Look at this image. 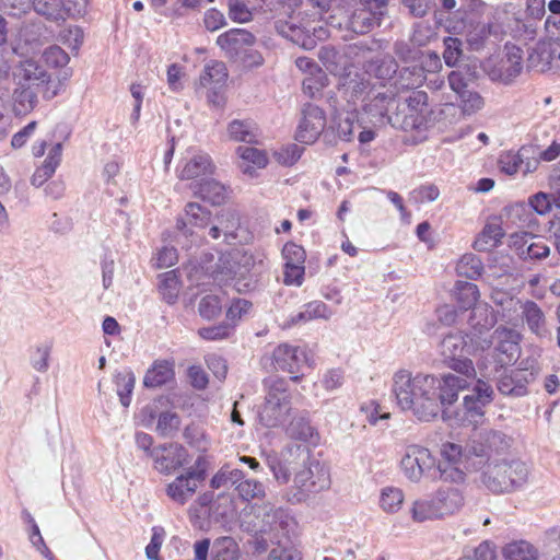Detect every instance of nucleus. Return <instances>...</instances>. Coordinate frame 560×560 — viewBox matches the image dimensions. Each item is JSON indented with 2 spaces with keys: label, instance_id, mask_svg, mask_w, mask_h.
I'll return each mask as SVG.
<instances>
[{
  "label": "nucleus",
  "instance_id": "ddd939ff",
  "mask_svg": "<svg viewBox=\"0 0 560 560\" xmlns=\"http://www.w3.org/2000/svg\"><path fill=\"white\" fill-rule=\"evenodd\" d=\"M254 43V35L242 28H232L217 38L218 46L231 59L242 58Z\"/></svg>",
  "mask_w": 560,
  "mask_h": 560
},
{
  "label": "nucleus",
  "instance_id": "8fccbe9b",
  "mask_svg": "<svg viewBox=\"0 0 560 560\" xmlns=\"http://www.w3.org/2000/svg\"><path fill=\"white\" fill-rule=\"evenodd\" d=\"M425 80L423 69L419 66L404 67L399 71V77L396 82L402 89H415L422 84Z\"/></svg>",
  "mask_w": 560,
  "mask_h": 560
},
{
  "label": "nucleus",
  "instance_id": "412c9836",
  "mask_svg": "<svg viewBox=\"0 0 560 560\" xmlns=\"http://www.w3.org/2000/svg\"><path fill=\"white\" fill-rule=\"evenodd\" d=\"M15 75L19 79V84L30 86L48 85L51 82L49 73L32 58L20 62Z\"/></svg>",
  "mask_w": 560,
  "mask_h": 560
},
{
  "label": "nucleus",
  "instance_id": "5701e85b",
  "mask_svg": "<svg viewBox=\"0 0 560 560\" xmlns=\"http://www.w3.org/2000/svg\"><path fill=\"white\" fill-rule=\"evenodd\" d=\"M435 499L442 517L458 512L465 503V497L458 488H441L436 491Z\"/></svg>",
  "mask_w": 560,
  "mask_h": 560
},
{
  "label": "nucleus",
  "instance_id": "09e8293b",
  "mask_svg": "<svg viewBox=\"0 0 560 560\" xmlns=\"http://www.w3.org/2000/svg\"><path fill=\"white\" fill-rule=\"evenodd\" d=\"M495 318L493 312L488 305L475 306L471 311L469 323L471 327L480 334L494 325Z\"/></svg>",
  "mask_w": 560,
  "mask_h": 560
},
{
  "label": "nucleus",
  "instance_id": "aec40b11",
  "mask_svg": "<svg viewBox=\"0 0 560 560\" xmlns=\"http://www.w3.org/2000/svg\"><path fill=\"white\" fill-rule=\"evenodd\" d=\"M272 360L276 369L294 375L293 380H298V374L304 375L311 369L307 352H273Z\"/></svg>",
  "mask_w": 560,
  "mask_h": 560
},
{
  "label": "nucleus",
  "instance_id": "6e6552de",
  "mask_svg": "<svg viewBox=\"0 0 560 560\" xmlns=\"http://www.w3.org/2000/svg\"><path fill=\"white\" fill-rule=\"evenodd\" d=\"M436 459L427 447L411 444L405 448L400 459L402 475L410 481L419 483L422 478L436 479Z\"/></svg>",
  "mask_w": 560,
  "mask_h": 560
},
{
  "label": "nucleus",
  "instance_id": "dca6fc26",
  "mask_svg": "<svg viewBox=\"0 0 560 560\" xmlns=\"http://www.w3.org/2000/svg\"><path fill=\"white\" fill-rule=\"evenodd\" d=\"M536 372L532 368H523L522 363L510 374L502 376L498 382V390L505 396L522 397L527 394V385L535 378Z\"/></svg>",
  "mask_w": 560,
  "mask_h": 560
},
{
  "label": "nucleus",
  "instance_id": "a18cd8bd",
  "mask_svg": "<svg viewBox=\"0 0 560 560\" xmlns=\"http://www.w3.org/2000/svg\"><path fill=\"white\" fill-rule=\"evenodd\" d=\"M13 95L15 110L19 114H25L33 110L37 103V93L30 85L20 84V88L14 91Z\"/></svg>",
  "mask_w": 560,
  "mask_h": 560
},
{
  "label": "nucleus",
  "instance_id": "b1692460",
  "mask_svg": "<svg viewBox=\"0 0 560 560\" xmlns=\"http://www.w3.org/2000/svg\"><path fill=\"white\" fill-rule=\"evenodd\" d=\"M194 192L213 206L223 203L228 197L226 187L215 179H206L194 186Z\"/></svg>",
  "mask_w": 560,
  "mask_h": 560
},
{
  "label": "nucleus",
  "instance_id": "69168bd1",
  "mask_svg": "<svg viewBox=\"0 0 560 560\" xmlns=\"http://www.w3.org/2000/svg\"><path fill=\"white\" fill-rule=\"evenodd\" d=\"M447 365L450 369L468 377H474L476 375V370L472 364V361L465 357L463 352L452 355L447 360Z\"/></svg>",
  "mask_w": 560,
  "mask_h": 560
},
{
  "label": "nucleus",
  "instance_id": "6e6d98bb",
  "mask_svg": "<svg viewBox=\"0 0 560 560\" xmlns=\"http://www.w3.org/2000/svg\"><path fill=\"white\" fill-rule=\"evenodd\" d=\"M187 443L200 453H206L211 445L209 436L198 427L189 425L184 431Z\"/></svg>",
  "mask_w": 560,
  "mask_h": 560
},
{
  "label": "nucleus",
  "instance_id": "13d9d810",
  "mask_svg": "<svg viewBox=\"0 0 560 560\" xmlns=\"http://www.w3.org/2000/svg\"><path fill=\"white\" fill-rule=\"evenodd\" d=\"M287 434L294 440L308 442L314 436V430L303 418L293 419L287 428Z\"/></svg>",
  "mask_w": 560,
  "mask_h": 560
},
{
  "label": "nucleus",
  "instance_id": "423d86ee",
  "mask_svg": "<svg viewBox=\"0 0 560 560\" xmlns=\"http://www.w3.org/2000/svg\"><path fill=\"white\" fill-rule=\"evenodd\" d=\"M266 401L259 411V420L267 428L282 423L291 409L290 393L282 378L270 377L267 383Z\"/></svg>",
  "mask_w": 560,
  "mask_h": 560
},
{
  "label": "nucleus",
  "instance_id": "338daca9",
  "mask_svg": "<svg viewBox=\"0 0 560 560\" xmlns=\"http://www.w3.org/2000/svg\"><path fill=\"white\" fill-rule=\"evenodd\" d=\"M440 196L439 188L433 185H423L410 192L409 200L415 203L432 202L435 201Z\"/></svg>",
  "mask_w": 560,
  "mask_h": 560
},
{
  "label": "nucleus",
  "instance_id": "cd10ccee",
  "mask_svg": "<svg viewBox=\"0 0 560 560\" xmlns=\"http://www.w3.org/2000/svg\"><path fill=\"white\" fill-rule=\"evenodd\" d=\"M228 136L232 141L256 143L259 135L252 120L234 119L228 125Z\"/></svg>",
  "mask_w": 560,
  "mask_h": 560
},
{
  "label": "nucleus",
  "instance_id": "6ab92c4d",
  "mask_svg": "<svg viewBox=\"0 0 560 560\" xmlns=\"http://www.w3.org/2000/svg\"><path fill=\"white\" fill-rule=\"evenodd\" d=\"M466 387V380L453 374H446L442 377V380H439L438 404L440 408L444 407V419L452 418L447 407L457 400L458 393Z\"/></svg>",
  "mask_w": 560,
  "mask_h": 560
},
{
  "label": "nucleus",
  "instance_id": "2eb2a0df",
  "mask_svg": "<svg viewBox=\"0 0 560 560\" xmlns=\"http://www.w3.org/2000/svg\"><path fill=\"white\" fill-rule=\"evenodd\" d=\"M504 560H538V550L526 540L512 541L503 547ZM548 560H560V538L549 545Z\"/></svg>",
  "mask_w": 560,
  "mask_h": 560
},
{
  "label": "nucleus",
  "instance_id": "0e129e2a",
  "mask_svg": "<svg viewBox=\"0 0 560 560\" xmlns=\"http://www.w3.org/2000/svg\"><path fill=\"white\" fill-rule=\"evenodd\" d=\"M360 411L365 416V420L372 425H376L380 420H387L390 417V413L383 411L382 407L374 400L362 404Z\"/></svg>",
  "mask_w": 560,
  "mask_h": 560
},
{
  "label": "nucleus",
  "instance_id": "a19ab883",
  "mask_svg": "<svg viewBox=\"0 0 560 560\" xmlns=\"http://www.w3.org/2000/svg\"><path fill=\"white\" fill-rule=\"evenodd\" d=\"M444 350H464L465 348H474L475 350H485V347L472 337L464 335L463 331H454L446 335L441 341Z\"/></svg>",
  "mask_w": 560,
  "mask_h": 560
},
{
  "label": "nucleus",
  "instance_id": "49530a36",
  "mask_svg": "<svg viewBox=\"0 0 560 560\" xmlns=\"http://www.w3.org/2000/svg\"><path fill=\"white\" fill-rule=\"evenodd\" d=\"M483 271L481 259L474 254H465L456 265V272L460 277L477 279Z\"/></svg>",
  "mask_w": 560,
  "mask_h": 560
},
{
  "label": "nucleus",
  "instance_id": "052dcab7",
  "mask_svg": "<svg viewBox=\"0 0 560 560\" xmlns=\"http://www.w3.org/2000/svg\"><path fill=\"white\" fill-rule=\"evenodd\" d=\"M463 43L457 37H446L444 39V52L443 58L448 67H455L463 55L462 49Z\"/></svg>",
  "mask_w": 560,
  "mask_h": 560
},
{
  "label": "nucleus",
  "instance_id": "f257e3e1",
  "mask_svg": "<svg viewBox=\"0 0 560 560\" xmlns=\"http://www.w3.org/2000/svg\"><path fill=\"white\" fill-rule=\"evenodd\" d=\"M510 446V438L491 431L483 436V444L474 443L470 448L482 464L481 482L494 493L511 492L527 480L526 465L509 452Z\"/></svg>",
  "mask_w": 560,
  "mask_h": 560
},
{
  "label": "nucleus",
  "instance_id": "4468645a",
  "mask_svg": "<svg viewBox=\"0 0 560 560\" xmlns=\"http://www.w3.org/2000/svg\"><path fill=\"white\" fill-rule=\"evenodd\" d=\"M326 126L324 112L316 105L307 104L299 125L296 139L303 143H313Z\"/></svg>",
  "mask_w": 560,
  "mask_h": 560
},
{
  "label": "nucleus",
  "instance_id": "bb28decb",
  "mask_svg": "<svg viewBox=\"0 0 560 560\" xmlns=\"http://www.w3.org/2000/svg\"><path fill=\"white\" fill-rule=\"evenodd\" d=\"M237 154L241 171L249 176L254 175L256 168H262L268 163L266 153L253 147H238Z\"/></svg>",
  "mask_w": 560,
  "mask_h": 560
},
{
  "label": "nucleus",
  "instance_id": "2f4dec72",
  "mask_svg": "<svg viewBox=\"0 0 560 560\" xmlns=\"http://www.w3.org/2000/svg\"><path fill=\"white\" fill-rule=\"evenodd\" d=\"M522 316L529 329L536 335L546 332V318L541 308L534 301H525Z\"/></svg>",
  "mask_w": 560,
  "mask_h": 560
},
{
  "label": "nucleus",
  "instance_id": "f3484780",
  "mask_svg": "<svg viewBox=\"0 0 560 560\" xmlns=\"http://www.w3.org/2000/svg\"><path fill=\"white\" fill-rule=\"evenodd\" d=\"M211 223V212L197 202H188L184 210V217L177 219L176 228L186 238L194 237V232L188 229L192 225L205 229Z\"/></svg>",
  "mask_w": 560,
  "mask_h": 560
},
{
  "label": "nucleus",
  "instance_id": "f03ea898",
  "mask_svg": "<svg viewBox=\"0 0 560 560\" xmlns=\"http://www.w3.org/2000/svg\"><path fill=\"white\" fill-rule=\"evenodd\" d=\"M439 378L429 374L412 375L399 370L393 376L392 393L402 410H411L421 421H431L440 413Z\"/></svg>",
  "mask_w": 560,
  "mask_h": 560
},
{
  "label": "nucleus",
  "instance_id": "864d4df0",
  "mask_svg": "<svg viewBox=\"0 0 560 560\" xmlns=\"http://www.w3.org/2000/svg\"><path fill=\"white\" fill-rule=\"evenodd\" d=\"M198 312L205 319H213L222 312V299L217 294L205 295L198 305Z\"/></svg>",
  "mask_w": 560,
  "mask_h": 560
},
{
  "label": "nucleus",
  "instance_id": "20e7f679",
  "mask_svg": "<svg viewBox=\"0 0 560 560\" xmlns=\"http://www.w3.org/2000/svg\"><path fill=\"white\" fill-rule=\"evenodd\" d=\"M330 483V474L326 464L307 458L295 472L289 500L293 503L305 502L317 493L328 490Z\"/></svg>",
  "mask_w": 560,
  "mask_h": 560
},
{
  "label": "nucleus",
  "instance_id": "603ef678",
  "mask_svg": "<svg viewBox=\"0 0 560 560\" xmlns=\"http://www.w3.org/2000/svg\"><path fill=\"white\" fill-rule=\"evenodd\" d=\"M244 478L242 470L231 468L230 465H224L211 479L210 485L214 489L226 486L229 482L235 485Z\"/></svg>",
  "mask_w": 560,
  "mask_h": 560
},
{
  "label": "nucleus",
  "instance_id": "f704fd0d",
  "mask_svg": "<svg viewBox=\"0 0 560 560\" xmlns=\"http://www.w3.org/2000/svg\"><path fill=\"white\" fill-rule=\"evenodd\" d=\"M529 149L523 147L517 152L509 151L502 153L498 161L501 172L506 175H515L521 172L526 153H529Z\"/></svg>",
  "mask_w": 560,
  "mask_h": 560
},
{
  "label": "nucleus",
  "instance_id": "7ed1b4c3",
  "mask_svg": "<svg viewBox=\"0 0 560 560\" xmlns=\"http://www.w3.org/2000/svg\"><path fill=\"white\" fill-rule=\"evenodd\" d=\"M474 443L483 444V438L480 441L472 440L465 450L462 445L451 442L442 444L440 450L441 458L435 465L436 479L444 482L463 483L470 468L478 469L476 467L477 463L470 462L471 456H475L470 452Z\"/></svg>",
  "mask_w": 560,
  "mask_h": 560
},
{
  "label": "nucleus",
  "instance_id": "e433bc0d",
  "mask_svg": "<svg viewBox=\"0 0 560 560\" xmlns=\"http://www.w3.org/2000/svg\"><path fill=\"white\" fill-rule=\"evenodd\" d=\"M479 291L476 284L467 281H457L455 283V298L458 306L466 311L475 307Z\"/></svg>",
  "mask_w": 560,
  "mask_h": 560
},
{
  "label": "nucleus",
  "instance_id": "393cba45",
  "mask_svg": "<svg viewBox=\"0 0 560 560\" xmlns=\"http://www.w3.org/2000/svg\"><path fill=\"white\" fill-rule=\"evenodd\" d=\"M34 10L48 20H65L71 14L69 0H33Z\"/></svg>",
  "mask_w": 560,
  "mask_h": 560
},
{
  "label": "nucleus",
  "instance_id": "4c0bfd02",
  "mask_svg": "<svg viewBox=\"0 0 560 560\" xmlns=\"http://www.w3.org/2000/svg\"><path fill=\"white\" fill-rule=\"evenodd\" d=\"M159 290L165 302L168 304L176 302L180 290V283L175 270L164 272L160 276Z\"/></svg>",
  "mask_w": 560,
  "mask_h": 560
},
{
  "label": "nucleus",
  "instance_id": "3c124183",
  "mask_svg": "<svg viewBox=\"0 0 560 560\" xmlns=\"http://www.w3.org/2000/svg\"><path fill=\"white\" fill-rule=\"evenodd\" d=\"M450 88L458 95L464 91H468V85L474 77L468 67H458L448 73Z\"/></svg>",
  "mask_w": 560,
  "mask_h": 560
},
{
  "label": "nucleus",
  "instance_id": "680f3d73",
  "mask_svg": "<svg viewBox=\"0 0 560 560\" xmlns=\"http://www.w3.org/2000/svg\"><path fill=\"white\" fill-rule=\"evenodd\" d=\"M180 418L176 412L165 411L160 413L156 431L162 435H172L179 429Z\"/></svg>",
  "mask_w": 560,
  "mask_h": 560
},
{
  "label": "nucleus",
  "instance_id": "79ce46f5",
  "mask_svg": "<svg viewBox=\"0 0 560 560\" xmlns=\"http://www.w3.org/2000/svg\"><path fill=\"white\" fill-rule=\"evenodd\" d=\"M458 108L463 117H468L480 112L485 106V100L479 92L474 90L464 91L458 94Z\"/></svg>",
  "mask_w": 560,
  "mask_h": 560
},
{
  "label": "nucleus",
  "instance_id": "473e14b6",
  "mask_svg": "<svg viewBox=\"0 0 560 560\" xmlns=\"http://www.w3.org/2000/svg\"><path fill=\"white\" fill-rule=\"evenodd\" d=\"M522 340L521 332L515 328L499 326L492 334V342L495 350H512L520 347Z\"/></svg>",
  "mask_w": 560,
  "mask_h": 560
},
{
  "label": "nucleus",
  "instance_id": "7c9ffc66",
  "mask_svg": "<svg viewBox=\"0 0 560 560\" xmlns=\"http://www.w3.org/2000/svg\"><path fill=\"white\" fill-rule=\"evenodd\" d=\"M365 71L381 80L393 79L398 71V65L392 56L369 60L364 65Z\"/></svg>",
  "mask_w": 560,
  "mask_h": 560
},
{
  "label": "nucleus",
  "instance_id": "a211bd4d",
  "mask_svg": "<svg viewBox=\"0 0 560 560\" xmlns=\"http://www.w3.org/2000/svg\"><path fill=\"white\" fill-rule=\"evenodd\" d=\"M200 474L185 472L177 476L166 486L167 497L178 505H185L196 493L200 482L196 480Z\"/></svg>",
  "mask_w": 560,
  "mask_h": 560
},
{
  "label": "nucleus",
  "instance_id": "37998d69",
  "mask_svg": "<svg viewBox=\"0 0 560 560\" xmlns=\"http://www.w3.org/2000/svg\"><path fill=\"white\" fill-rule=\"evenodd\" d=\"M505 215L508 221L517 228H530L536 222L532 211L524 203L506 207Z\"/></svg>",
  "mask_w": 560,
  "mask_h": 560
},
{
  "label": "nucleus",
  "instance_id": "58836bf2",
  "mask_svg": "<svg viewBox=\"0 0 560 560\" xmlns=\"http://www.w3.org/2000/svg\"><path fill=\"white\" fill-rule=\"evenodd\" d=\"M240 548L232 537L218 538L212 547V560H238Z\"/></svg>",
  "mask_w": 560,
  "mask_h": 560
},
{
  "label": "nucleus",
  "instance_id": "1a4fd4ad",
  "mask_svg": "<svg viewBox=\"0 0 560 560\" xmlns=\"http://www.w3.org/2000/svg\"><path fill=\"white\" fill-rule=\"evenodd\" d=\"M285 513L282 509L270 505L262 508V514L258 515L259 523L255 525L254 548L257 552H265L269 546L279 544L284 529Z\"/></svg>",
  "mask_w": 560,
  "mask_h": 560
},
{
  "label": "nucleus",
  "instance_id": "ea45409f",
  "mask_svg": "<svg viewBox=\"0 0 560 560\" xmlns=\"http://www.w3.org/2000/svg\"><path fill=\"white\" fill-rule=\"evenodd\" d=\"M405 500L404 491L397 487H385L381 491L380 506L385 513H396Z\"/></svg>",
  "mask_w": 560,
  "mask_h": 560
},
{
  "label": "nucleus",
  "instance_id": "4be33fe9",
  "mask_svg": "<svg viewBox=\"0 0 560 560\" xmlns=\"http://www.w3.org/2000/svg\"><path fill=\"white\" fill-rule=\"evenodd\" d=\"M505 57L499 67V79L504 83H511L522 71L523 51L516 46H505Z\"/></svg>",
  "mask_w": 560,
  "mask_h": 560
},
{
  "label": "nucleus",
  "instance_id": "c756f323",
  "mask_svg": "<svg viewBox=\"0 0 560 560\" xmlns=\"http://www.w3.org/2000/svg\"><path fill=\"white\" fill-rule=\"evenodd\" d=\"M174 376L173 363L170 361H156L148 370L143 383L147 387H156L171 381Z\"/></svg>",
  "mask_w": 560,
  "mask_h": 560
},
{
  "label": "nucleus",
  "instance_id": "f8f14e48",
  "mask_svg": "<svg viewBox=\"0 0 560 560\" xmlns=\"http://www.w3.org/2000/svg\"><path fill=\"white\" fill-rule=\"evenodd\" d=\"M371 52V48L360 42L347 46L346 54H341L338 49L332 46H324L319 49L318 58L325 66V68L334 74L341 73L347 67L346 55L350 57H366V54Z\"/></svg>",
  "mask_w": 560,
  "mask_h": 560
},
{
  "label": "nucleus",
  "instance_id": "0eeeda50",
  "mask_svg": "<svg viewBox=\"0 0 560 560\" xmlns=\"http://www.w3.org/2000/svg\"><path fill=\"white\" fill-rule=\"evenodd\" d=\"M494 397V390L490 384L478 380L471 394L464 397L462 407L454 413V419L459 425L476 428L485 419V408L490 405Z\"/></svg>",
  "mask_w": 560,
  "mask_h": 560
},
{
  "label": "nucleus",
  "instance_id": "774afa93",
  "mask_svg": "<svg viewBox=\"0 0 560 560\" xmlns=\"http://www.w3.org/2000/svg\"><path fill=\"white\" fill-rule=\"evenodd\" d=\"M58 40L72 49H78L83 42V32L79 26H68L59 32Z\"/></svg>",
  "mask_w": 560,
  "mask_h": 560
},
{
  "label": "nucleus",
  "instance_id": "5fc2aeb1",
  "mask_svg": "<svg viewBox=\"0 0 560 560\" xmlns=\"http://www.w3.org/2000/svg\"><path fill=\"white\" fill-rule=\"evenodd\" d=\"M236 490L240 497L245 501L261 499L266 494L264 483L255 479L241 480L236 486Z\"/></svg>",
  "mask_w": 560,
  "mask_h": 560
},
{
  "label": "nucleus",
  "instance_id": "e2e57ef3",
  "mask_svg": "<svg viewBox=\"0 0 560 560\" xmlns=\"http://www.w3.org/2000/svg\"><path fill=\"white\" fill-rule=\"evenodd\" d=\"M303 92L310 96L315 97L320 90L327 85V75L320 69L313 73V75H307L303 79Z\"/></svg>",
  "mask_w": 560,
  "mask_h": 560
},
{
  "label": "nucleus",
  "instance_id": "c9c22d12",
  "mask_svg": "<svg viewBox=\"0 0 560 560\" xmlns=\"http://www.w3.org/2000/svg\"><path fill=\"white\" fill-rule=\"evenodd\" d=\"M503 237V230L498 224H487L477 240L474 242V248L478 252H486L497 246Z\"/></svg>",
  "mask_w": 560,
  "mask_h": 560
},
{
  "label": "nucleus",
  "instance_id": "a878e982",
  "mask_svg": "<svg viewBox=\"0 0 560 560\" xmlns=\"http://www.w3.org/2000/svg\"><path fill=\"white\" fill-rule=\"evenodd\" d=\"M214 171V164L209 154L199 153L194 155L184 165L179 178L180 179H192L200 176L212 174Z\"/></svg>",
  "mask_w": 560,
  "mask_h": 560
},
{
  "label": "nucleus",
  "instance_id": "c03bdc74",
  "mask_svg": "<svg viewBox=\"0 0 560 560\" xmlns=\"http://www.w3.org/2000/svg\"><path fill=\"white\" fill-rule=\"evenodd\" d=\"M217 221L220 224V229H222L224 241L226 243L234 241L237 236L236 231L241 225L240 215L237 212L231 209L223 210L218 215Z\"/></svg>",
  "mask_w": 560,
  "mask_h": 560
},
{
  "label": "nucleus",
  "instance_id": "4d7b16f0",
  "mask_svg": "<svg viewBox=\"0 0 560 560\" xmlns=\"http://www.w3.org/2000/svg\"><path fill=\"white\" fill-rule=\"evenodd\" d=\"M553 59H557L556 51H552L548 46L541 45L536 47L529 55L528 61L530 67L538 68L545 71L549 68Z\"/></svg>",
  "mask_w": 560,
  "mask_h": 560
},
{
  "label": "nucleus",
  "instance_id": "9b49d317",
  "mask_svg": "<svg viewBox=\"0 0 560 560\" xmlns=\"http://www.w3.org/2000/svg\"><path fill=\"white\" fill-rule=\"evenodd\" d=\"M151 457L154 462V468L163 475H171L190 463L187 450L177 443L153 448Z\"/></svg>",
  "mask_w": 560,
  "mask_h": 560
},
{
  "label": "nucleus",
  "instance_id": "bf43d9fd",
  "mask_svg": "<svg viewBox=\"0 0 560 560\" xmlns=\"http://www.w3.org/2000/svg\"><path fill=\"white\" fill-rule=\"evenodd\" d=\"M42 59L47 67L56 69L66 67L70 61L69 55L57 45L47 47L43 51Z\"/></svg>",
  "mask_w": 560,
  "mask_h": 560
},
{
  "label": "nucleus",
  "instance_id": "de8ad7c7",
  "mask_svg": "<svg viewBox=\"0 0 560 560\" xmlns=\"http://www.w3.org/2000/svg\"><path fill=\"white\" fill-rule=\"evenodd\" d=\"M115 383L117 395L124 407H128L131 401V394L135 387L136 377L130 371H122L116 374Z\"/></svg>",
  "mask_w": 560,
  "mask_h": 560
},
{
  "label": "nucleus",
  "instance_id": "9d476101",
  "mask_svg": "<svg viewBox=\"0 0 560 560\" xmlns=\"http://www.w3.org/2000/svg\"><path fill=\"white\" fill-rule=\"evenodd\" d=\"M386 13L387 1L358 0L349 19L350 27L354 33L365 34L380 26Z\"/></svg>",
  "mask_w": 560,
  "mask_h": 560
},
{
  "label": "nucleus",
  "instance_id": "c85d7f7f",
  "mask_svg": "<svg viewBox=\"0 0 560 560\" xmlns=\"http://www.w3.org/2000/svg\"><path fill=\"white\" fill-rule=\"evenodd\" d=\"M228 79L226 67L220 61H210L205 66V69L199 78V84L202 88H223Z\"/></svg>",
  "mask_w": 560,
  "mask_h": 560
},
{
  "label": "nucleus",
  "instance_id": "39448f33",
  "mask_svg": "<svg viewBox=\"0 0 560 560\" xmlns=\"http://www.w3.org/2000/svg\"><path fill=\"white\" fill-rule=\"evenodd\" d=\"M428 94L412 91L402 102H398L395 112L387 115V121L396 129L405 131L422 129L428 122Z\"/></svg>",
  "mask_w": 560,
  "mask_h": 560
},
{
  "label": "nucleus",
  "instance_id": "72a5a7b5",
  "mask_svg": "<svg viewBox=\"0 0 560 560\" xmlns=\"http://www.w3.org/2000/svg\"><path fill=\"white\" fill-rule=\"evenodd\" d=\"M410 513L415 522H424L428 520L442 517L436 504L435 497L432 499H418L413 501Z\"/></svg>",
  "mask_w": 560,
  "mask_h": 560
}]
</instances>
